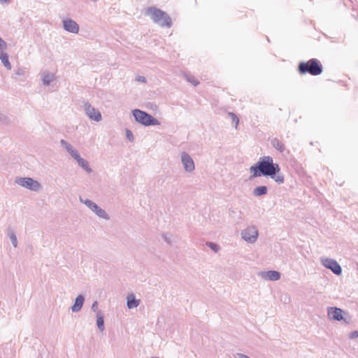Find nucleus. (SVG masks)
Returning a JSON list of instances; mask_svg holds the SVG:
<instances>
[{"mask_svg": "<svg viewBox=\"0 0 358 358\" xmlns=\"http://www.w3.org/2000/svg\"><path fill=\"white\" fill-rule=\"evenodd\" d=\"M229 115L231 117L232 122L235 123V127L237 128L239 122L238 116L234 113H229Z\"/></svg>", "mask_w": 358, "mask_h": 358, "instance_id": "obj_27", "label": "nucleus"}, {"mask_svg": "<svg viewBox=\"0 0 358 358\" xmlns=\"http://www.w3.org/2000/svg\"><path fill=\"white\" fill-rule=\"evenodd\" d=\"M349 338L351 339L358 338V331H353L350 332V334L349 335Z\"/></svg>", "mask_w": 358, "mask_h": 358, "instance_id": "obj_33", "label": "nucleus"}, {"mask_svg": "<svg viewBox=\"0 0 358 358\" xmlns=\"http://www.w3.org/2000/svg\"><path fill=\"white\" fill-rule=\"evenodd\" d=\"M10 2V0H0L1 3H8Z\"/></svg>", "mask_w": 358, "mask_h": 358, "instance_id": "obj_37", "label": "nucleus"}, {"mask_svg": "<svg viewBox=\"0 0 358 358\" xmlns=\"http://www.w3.org/2000/svg\"><path fill=\"white\" fill-rule=\"evenodd\" d=\"M140 301L136 299L134 294H130L127 299V306L129 309L134 308L138 306Z\"/></svg>", "mask_w": 358, "mask_h": 358, "instance_id": "obj_19", "label": "nucleus"}, {"mask_svg": "<svg viewBox=\"0 0 358 358\" xmlns=\"http://www.w3.org/2000/svg\"><path fill=\"white\" fill-rule=\"evenodd\" d=\"M271 144L273 148L279 152L282 153L285 150V145L277 138L271 140Z\"/></svg>", "mask_w": 358, "mask_h": 358, "instance_id": "obj_17", "label": "nucleus"}, {"mask_svg": "<svg viewBox=\"0 0 358 358\" xmlns=\"http://www.w3.org/2000/svg\"><path fill=\"white\" fill-rule=\"evenodd\" d=\"M54 79V75L52 73H46L43 75L42 81L44 85H49Z\"/></svg>", "mask_w": 358, "mask_h": 358, "instance_id": "obj_22", "label": "nucleus"}, {"mask_svg": "<svg viewBox=\"0 0 358 358\" xmlns=\"http://www.w3.org/2000/svg\"><path fill=\"white\" fill-rule=\"evenodd\" d=\"M185 78L189 83L192 84L194 86H197L199 84V82L194 76L191 75L185 74Z\"/></svg>", "mask_w": 358, "mask_h": 358, "instance_id": "obj_24", "label": "nucleus"}, {"mask_svg": "<svg viewBox=\"0 0 358 358\" xmlns=\"http://www.w3.org/2000/svg\"><path fill=\"white\" fill-rule=\"evenodd\" d=\"M9 238L14 248L17 246V240L15 234L13 232L9 234Z\"/></svg>", "mask_w": 358, "mask_h": 358, "instance_id": "obj_28", "label": "nucleus"}, {"mask_svg": "<svg viewBox=\"0 0 358 358\" xmlns=\"http://www.w3.org/2000/svg\"><path fill=\"white\" fill-rule=\"evenodd\" d=\"M60 144L74 159H77L80 156L78 151L73 148V147L66 141L62 139L60 141Z\"/></svg>", "mask_w": 358, "mask_h": 358, "instance_id": "obj_14", "label": "nucleus"}, {"mask_svg": "<svg viewBox=\"0 0 358 358\" xmlns=\"http://www.w3.org/2000/svg\"><path fill=\"white\" fill-rule=\"evenodd\" d=\"M250 171L252 173L250 178L264 176L273 179L278 185L285 182L279 164L274 162L271 156L260 157L257 163L250 167Z\"/></svg>", "mask_w": 358, "mask_h": 358, "instance_id": "obj_1", "label": "nucleus"}, {"mask_svg": "<svg viewBox=\"0 0 358 358\" xmlns=\"http://www.w3.org/2000/svg\"><path fill=\"white\" fill-rule=\"evenodd\" d=\"M299 73L301 75L310 73L313 76V58L310 59L308 62H301L298 66Z\"/></svg>", "mask_w": 358, "mask_h": 358, "instance_id": "obj_12", "label": "nucleus"}, {"mask_svg": "<svg viewBox=\"0 0 358 358\" xmlns=\"http://www.w3.org/2000/svg\"><path fill=\"white\" fill-rule=\"evenodd\" d=\"M80 201L84 203L88 208L93 211L100 218L108 220L110 217L106 210L99 207L96 203L88 199H84L80 197Z\"/></svg>", "mask_w": 358, "mask_h": 358, "instance_id": "obj_5", "label": "nucleus"}, {"mask_svg": "<svg viewBox=\"0 0 358 358\" xmlns=\"http://www.w3.org/2000/svg\"><path fill=\"white\" fill-rule=\"evenodd\" d=\"M8 48V45L5 41L0 37V52H5Z\"/></svg>", "mask_w": 358, "mask_h": 358, "instance_id": "obj_29", "label": "nucleus"}, {"mask_svg": "<svg viewBox=\"0 0 358 358\" xmlns=\"http://www.w3.org/2000/svg\"><path fill=\"white\" fill-rule=\"evenodd\" d=\"M15 75L22 76L25 73V69L24 68L20 67L15 71Z\"/></svg>", "mask_w": 358, "mask_h": 358, "instance_id": "obj_31", "label": "nucleus"}, {"mask_svg": "<svg viewBox=\"0 0 358 358\" xmlns=\"http://www.w3.org/2000/svg\"><path fill=\"white\" fill-rule=\"evenodd\" d=\"M84 110L86 115L91 120L100 122L102 120L101 113L93 107L89 102L85 103Z\"/></svg>", "mask_w": 358, "mask_h": 358, "instance_id": "obj_9", "label": "nucleus"}, {"mask_svg": "<svg viewBox=\"0 0 358 358\" xmlns=\"http://www.w3.org/2000/svg\"><path fill=\"white\" fill-rule=\"evenodd\" d=\"M241 238L248 243H254L257 241L259 236V231L256 226L250 225L242 230Z\"/></svg>", "mask_w": 358, "mask_h": 358, "instance_id": "obj_6", "label": "nucleus"}, {"mask_svg": "<svg viewBox=\"0 0 358 358\" xmlns=\"http://www.w3.org/2000/svg\"><path fill=\"white\" fill-rule=\"evenodd\" d=\"M0 60L3 65L8 69L10 70L12 66L9 62L8 55L6 52H0Z\"/></svg>", "mask_w": 358, "mask_h": 358, "instance_id": "obj_20", "label": "nucleus"}, {"mask_svg": "<svg viewBox=\"0 0 358 358\" xmlns=\"http://www.w3.org/2000/svg\"><path fill=\"white\" fill-rule=\"evenodd\" d=\"M327 315L329 319L334 321H343L345 324H350L351 322V319L347 318L345 315H348L344 310L341 308L337 307H329L327 308Z\"/></svg>", "mask_w": 358, "mask_h": 358, "instance_id": "obj_4", "label": "nucleus"}, {"mask_svg": "<svg viewBox=\"0 0 358 358\" xmlns=\"http://www.w3.org/2000/svg\"><path fill=\"white\" fill-rule=\"evenodd\" d=\"M98 308V302L95 301L92 305V310L96 312Z\"/></svg>", "mask_w": 358, "mask_h": 358, "instance_id": "obj_34", "label": "nucleus"}, {"mask_svg": "<svg viewBox=\"0 0 358 358\" xmlns=\"http://www.w3.org/2000/svg\"><path fill=\"white\" fill-rule=\"evenodd\" d=\"M151 358H158L157 357H152Z\"/></svg>", "mask_w": 358, "mask_h": 358, "instance_id": "obj_38", "label": "nucleus"}, {"mask_svg": "<svg viewBox=\"0 0 358 358\" xmlns=\"http://www.w3.org/2000/svg\"><path fill=\"white\" fill-rule=\"evenodd\" d=\"M75 160L77 162L78 164L82 167L87 173H91L92 172V169L90 167L89 162L81 157L80 155Z\"/></svg>", "mask_w": 358, "mask_h": 358, "instance_id": "obj_16", "label": "nucleus"}, {"mask_svg": "<svg viewBox=\"0 0 358 358\" xmlns=\"http://www.w3.org/2000/svg\"><path fill=\"white\" fill-rule=\"evenodd\" d=\"M162 238L168 244H173L174 236L172 234H164Z\"/></svg>", "mask_w": 358, "mask_h": 358, "instance_id": "obj_25", "label": "nucleus"}, {"mask_svg": "<svg viewBox=\"0 0 358 358\" xmlns=\"http://www.w3.org/2000/svg\"><path fill=\"white\" fill-rule=\"evenodd\" d=\"M85 296L83 294H79L75 299L74 303L71 306V309L73 313L79 312L84 304Z\"/></svg>", "mask_w": 358, "mask_h": 358, "instance_id": "obj_15", "label": "nucleus"}, {"mask_svg": "<svg viewBox=\"0 0 358 358\" xmlns=\"http://www.w3.org/2000/svg\"><path fill=\"white\" fill-rule=\"evenodd\" d=\"M126 137L131 142L134 141V136L132 131L128 129H126Z\"/></svg>", "mask_w": 358, "mask_h": 358, "instance_id": "obj_30", "label": "nucleus"}, {"mask_svg": "<svg viewBox=\"0 0 358 358\" xmlns=\"http://www.w3.org/2000/svg\"><path fill=\"white\" fill-rule=\"evenodd\" d=\"M145 14L150 16L152 21L162 27H171L172 20L164 11L155 7H149L146 9Z\"/></svg>", "mask_w": 358, "mask_h": 358, "instance_id": "obj_2", "label": "nucleus"}, {"mask_svg": "<svg viewBox=\"0 0 358 358\" xmlns=\"http://www.w3.org/2000/svg\"><path fill=\"white\" fill-rule=\"evenodd\" d=\"M96 326L100 331H103L105 329L104 325V316L101 311H98L96 313Z\"/></svg>", "mask_w": 358, "mask_h": 358, "instance_id": "obj_18", "label": "nucleus"}, {"mask_svg": "<svg viewBox=\"0 0 358 358\" xmlns=\"http://www.w3.org/2000/svg\"><path fill=\"white\" fill-rule=\"evenodd\" d=\"M237 356H238L239 358H250V357H249L248 355H245L242 354V353H238V354H237Z\"/></svg>", "mask_w": 358, "mask_h": 358, "instance_id": "obj_36", "label": "nucleus"}, {"mask_svg": "<svg viewBox=\"0 0 358 358\" xmlns=\"http://www.w3.org/2000/svg\"><path fill=\"white\" fill-rule=\"evenodd\" d=\"M132 114L136 122L144 125L148 126H157L159 125L160 122L155 117L152 116L147 112L141 110L140 109H134L132 110Z\"/></svg>", "mask_w": 358, "mask_h": 358, "instance_id": "obj_3", "label": "nucleus"}, {"mask_svg": "<svg viewBox=\"0 0 358 358\" xmlns=\"http://www.w3.org/2000/svg\"><path fill=\"white\" fill-rule=\"evenodd\" d=\"M284 299V302L286 303L287 301L289 302L290 301V298L289 297V296L287 294H285L283 295H282V300Z\"/></svg>", "mask_w": 358, "mask_h": 358, "instance_id": "obj_35", "label": "nucleus"}, {"mask_svg": "<svg viewBox=\"0 0 358 358\" xmlns=\"http://www.w3.org/2000/svg\"><path fill=\"white\" fill-rule=\"evenodd\" d=\"M322 72V66L320 62L315 59V76H317L321 74Z\"/></svg>", "mask_w": 358, "mask_h": 358, "instance_id": "obj_23", "label": "nucleus"}, {"mask_svg": "<svg viewBox=\"0 0 358 358\" xmlns=\"http://www.w3.org/2000/svg\"><path fill=\"white\" fill-rule=\"evenodd\" d=\"M16 182L31 191H38L41 188V184L31 178H18L16 179Z\"/></svg>", "mask_w": 358, "mask_h": 358, "instance_id": "obj_8", "label": "nucleus"}, {"mask_svg": "<svg viewBox=\"0 0 358 358\" xmlns=\"http://www.w3.org/2000/svg\"><path fill=\"white\" fill-rule=\"evenodd\" d=\"M258 275L259 276H261L264 280L270 281H277L281 277V274L279 271L273 270L261 271Z\"/></svg>", "mask_w": 358, "mask_h": 358, "instance_id": "obj_13", "label": "nucleus"}, {"mask_svg": "<svg viewBox=\"0 0 358 358\" xmlns=\"http://www.w3.org/2000/svg\"><path fill=\"white\" fill-rule=\"evenodd\" d=\"M135 80L137 82H141L143 83H145L147 82L146 78L144 76H138L135 78Z\"/></svg>", "mask_w": 358, "mask_h": 358, "instance_id": "obj_32", "label": "nucleus"}, {"mask_svg": "<svg viewBox=\"0 0 358 358\" xmlns=\"http://www.w3.org/2000/svg\"><path fill=\"white\" fill-rule=\"evenodd\" d=\"M63 28L65 31L72 33L78 34L80 30L78 24L71 18H66L62 20Z\"/></svg>", "mask_w": 358, "mask_h": 358, "instance_id": "obj_11", "label": "nucleus"}, {"mask_svg": "<svg viewBox=\"0 0 358 358\" xmlns=\"http://www.w3.org/2000/svg\"><path fill=\"white\" fill-rule=\"evenodd\" d=\"M268 192V187L265 185L258 186L253 189L252 194L255 196H264Z\"/></svg>", "mask_w": 358, "mask_h": 358, "instance_id": "obj_21", "label": "nucleus"}, {"mask_svg": "<svg viewBox=\"0 0 358 358\" xmlns=\"http://www.w3.org/2000/svg\"><path fill=\"white\" fill-rule=\"evenodd\" d=\"M206 245L215 252H217L220 249V246L213 242H206Z\"/></svg>", "mask_w": 358, "mask_h": 358, "instance_id": "obj_26", "label": "nucleus"}, {"mask_svg": "<svg viewBox=\"0 0 358 358\" xmlns=\"http://www.w3.org/2000/svg\"><path fill=\"white\" fill-rule=\"evenodd\" d=\"M180 157L185 171L187 173L193 172L195 169V164L192 157L186 152H182Z\"/></svg>", "mask_w": 358, "mask_h": 358, "instance_id": "obj_10", "label": "nucleus"}, {"mask_svg": "<svg viewBox=\"0 0 358 358\" xmlns=\"http://www.w3.org/2000/svg\"><path fill=\"white\" fill-rule=\"evenodd\" d=\"M320 261L322 265L324 267L331 270L335 275H340L342 273V268L335 259L327 257H322Z\"/></svg>", "mask_w": 358, "mask_h": 358, "instance_id": "obj_7", "label": "nucleus"}]
</instances>
